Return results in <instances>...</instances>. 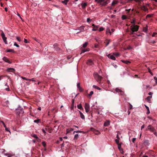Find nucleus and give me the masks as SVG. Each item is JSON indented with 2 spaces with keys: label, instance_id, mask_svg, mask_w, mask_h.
I'll use <instances>...</instances> for the list:
<instances>
[{
  "label": "nucleus",
  "instance_id": "obj_1",
  "mask_svg": "<svg viewBox=\"0 0 157 157\" xmlns=\"http://www.w3.org/2000/svg\"><path fill=\"white\" fill-rule=\"evenodd\" d=\"M139 26L138 25H133L130 26V29L131 30V34H133V33L135 32L138 31Z\"/></svg>",
  "mask_w": 157,
  "mask_h": 157
},
{
  "label": "nucleus",
  "instance_id": "obj_2",
  "mask_svg": "<svg viewBox=\"0 0 157 157\" xmlns=\"http://www.w3.org/2000/svg\"><path fill=\"white\" fill-rule=\"evenodd\" d=\"M95 1L102 6H106L110 2V0H95Z\"/></svg>",
  "mask_w": 157,
  "mask_h": 157
},
{
  "label": "nucleus",
  "instance_id": "obj_3",
  "mask_svg": "<svg viewBox=\"0 0 157 157\" xmlns=\"http://www.w3.org/2000/svg\"><path fill=\"white\" fill-rule=\"evenodd\" d=\"M95 78L96 80L99 83H100L101 81V79L102 77L100 76L98 74H97L95 75Z\"/></svg>",
  "mask_w": 157,
  "mask_h": 157
},
{
  "label": "nucleus",
  "instance_id": "obj_4",
  "mask_svg": "<svg viewBox=\"0 0 157 157\" xmlns=\"http://www.w3.org/2000/svg\"><path fill=\"white\" fill-rule=\"evenodd\" d=\"M147 129L150 130L151 131L154 132L155 131V130L154 128L152 127L151 125H149L147 127Z\"/></svg>",
  "mask_w": 157,
  "mask_h": 157
},
{
  "label": "nucleus",
  "instance_id": "obj_5",
  "mask_svg": "<svg viewBox=\"0 0 157 157\" xmlns=\"http://www.w3.org/2000/svg\"><path fill=\"white\" fill-rule=\"evenodd\" d=\"M54 48L55 50L57 51H59L60 50V48L58 47L57 44H55L53 45Z\"/></svg>",
  "mask_w": 157,
  "mask_h": 157
},
{
  "label": "nucleus",
  "instance_id": "obj_6",
  "mask_svg": "<svg viewBox=\"0 0 157 157\" xmlns=\"http://www.w3.org/2000/svg\"><path fill=\"white\" fill-rule=\"evenodd\" d=\"M86 63L87 64L91 65H92L94 64V63L92 60L90 59H88Z\"/></svg>",
  "mask_w": 157,
  "mask_h": 157
},
{
  "label": "nucleus",
  "instance_id": "obj_7",
  "mask_svg": "<svg viewBox=\"0 0 157 157\" xmlns=\"http://www.w3.org/2000/svg\"><path fill=\"white\" fill-rule=\"evenodd\" d=\"M3 60L5 62H7L9 63H11V62L6 57H4L3 58Z\"/></svg>",
  "mask_w": 157,
  "mask_h": 157
},
{
  "label": "nucleus",
  "instance_id": "obj_8",
  "mask_svg": "<svg viewBox=\"0 0 157 157\" xmlns=\"http://www.w3.org/2000/svg\"><path fill=\"white\" fill-rule=\"evenodd\" d=\"M87 5V3L86 2H85L84 3H82L81 4V6L82 8L83 9H85L86 8V7Z\"/></svg>",
  "mask_w": 157,
  "mask_h": 157
},
{
  "label": "nucleus",
  "instance_id": "obj_9",
  "mask_svg": "<svg viewBox=\"0 0 157 157\" xmlns=\"http://www.w3.org/2000/svg\"><path fill=\"white\" fill-rule=\"evenodd\" d=\"M110 123V121L109 120L106 121L104 123V125L105 126H107L109 125Z\"/></svg>",
  "mask_w": 157,
  "mask_h": 157
},
{
  "label": "nucleus",
  "instance_id": "obj_10",
  "mask_svg": "<svg viewBox=\"0 0 157 157\" xmlns=\"http://www.w3.org/2000/svg\"><path fill=\"white\" fill-rule=\"evenodd\" d=\"M116 91L117 92H120L121 93V95H123V92L121 90H120L118 88H117L116 89Z\"/></svg>",
  "mask_w": 157,
  "mask_h": 157
},
{
  "label": "nucleus",
  "instance_id": "obj_11",
  "mask_svg": "<svg viewBox=\"0 0 157 157\" xmlns=\"http://www.w3.org/2000/svg\"><path fill=\"white\" fill-rule=\"evenodd\" d=\"M79 112L80 113V117L82 119H84L85 117L83 114V113L80 111H79Z\"/></svg>",
  "mask_w": 157,
  "mask_h": 157
},
{
  "label": "nucleus",
  "instance_id": "obj_12",
  "mask_svg": "<svg viewBox=\"0 0 157 157\" xmlns=\"http://www.w3.org/2000/svg\"><path fill=\"white\" fill-rule=\"evenodd\" d=\"M74 129L72 128H68L67 129V133L71 132L73 131Z\"/></svg>",
  "mask_w": 157,
  "mask_h": 157
},
{
  "label": "nucleus",
  "instance_id": "obj_13",
  "mask_svg": "<svg viewBox=\"0 0 157 157\" xmlns=\"http://www.w3.org/2000/svg\"><path fill=\"white\" fill-rule=\"evenodd\" d=\"M118 2V1H113L112 3V6H114L116 5L117 3Z\"/></svg>",
  "mask_w": 157,
  "mask_h": 157
},
{
  "label": "nucleus",
  "instance_id": "obj_14",
  "mask_svg": "<svg viewBox=\"0 0 157 157\" xmlns=\"http://www.w3.org/2000/svg\"><path fill=\"white\" fill-rule=\"evenodd\" d=\"M90 106L89 104L87 103H85V109H89Z\"/></svg>",
  "mask_w": 157,
  "mask_h": 157
},
{
  "label": "nucleus",
  "instance_id": "obj_15",
  "mask_svg": "<svg viewBox=\"0 0 157 157\" xmlns=\"http://www.w3.org/2000/svg\"><path fill=\"white\" fill-rule=\"evenodd\" d=\"M121 61L125 63H126L127 64H128L129 63H131V62L128 60H121Z\"/></svg>",
  "mask_w": 157,
  "mask_h": 157
},
{
  "label": "nucleus",
  "instance_id": "obj_16",
  "mask_svg": "<svg viewBox=\"0 0 157 157\" xmlns=\"http://www.w3.org/2000/svg\"><path fill=\"white\" fill-rule=\"evenodd\" d=\"M141 9L144 11H146L148 10V9L144 6H143L141 7Z\"/></svg>",
  "mask_w": 157,
  "mask_h": 157
},
{
  "label": "nucleus",
  "instance_id": "obj_17",
  "mask_svg": "<svg viewBox=\"0 0 157 157\" xmlns=\"http://www.w3.org/2000/svg\"><path fill=\"white\" fill-rule=\"evenodd\" d=\"M89 51V49H82L81 51V52L80 53V54H81L82 53H84L88 51Z\"/></svg>",
  "mask_w": 157,
  "mask_h": 157
},
{
  "label": "nucleus",
  "instance_id": "obj_18",
  "mask_svg": "<svg viewBox=\"0 0 157 157\" xmlns=\"http://www.w3.org/2000/svg\"><path fill=\"white\" fill-rule=\"evenodd\" d=\"M108 56H110V58L111 59L113 60H115L116 59L115 57L113 55L109 54Z\"/></svg>",
  "mask_w": 157,
  "mask_h": 157
},
{
  "label": "nucleus",
  "instance_id": "obj_19",
  "mask_svg": "<svg viewBox=\"0 0 157 157\" xmlns=\"http://www.w3.org/2000/svg\"><path fill=\"white\" fill-rule=\"evenodd\" d=\"M69 0H64L61 2L62 3L64 4L65 5H67V2H69Z\"/></svg>",
  "mask_w": 157,
  "mask_h": 157
},
{
  "label": "nucleus",
  "instance_id": "obj_20",
  "mask_svg": "<svg viewBox=\"0 0 157 157\" xmlns=\"http://www.w3.org/2000/svg\"><path fill=\"white\" fill-rule=\"evenodd\" d=\"M7 71L9 72H13L15 70L13 68H9L8 69Z\"/></svg>",
  "mask_w": 157,
  "mask_h": 157
},
{
  "label": "nucleus",
  "instance_id": "obj_21",
  "mask_svg": "<svg viewBox=\"0 0 157 157\" xmlns=\"http://www.w3.org/2000/svg\"><path fill=\"white\" fill-rule=\"evenodd\" d=\"M106 41H107V42H106V44L105 45L106 46H107L108 44H109L110 41V40H108V39H106L105 40V41L104 42L105 43H106Z\"/></svg>",
  "mask_w": 157,
  "mask_h": 157
},
{
  "label": "nucleus",
  "instance_id": "obj_22",
  "mask_svg": "<svg viewBox=\"0 0 157 157\" xmlns=\"http://www.w3.org/2000/svg\"><path fill=\"white\" fill-rule=\"evenodd\" d=\"M145 107L147 109V114H149L150 113V112L149 108L147 105H145Z\"/></svg>",
  "mask_w": 157,
  "mask_h": 157
},
{
  "label": "nucleus",
  "instance_id": "obj_23",
  "mask_svg": "<svg viewBox=\"0 0 157 157\" xmlns=\"http://www.w3.org/2000/svg\"><path fill=\"white\" fill-rule=\"evenodd\" d=\"M1 36L2 39L5 38L6 37H5V34L3 31H2V32Z\"/></svg>",
  "mask_w": 157,
  "mask_h": 157
},
{
  "label": "nucleus",
  "instance_id": "obj_24",
  "mask_svg": "<svg viewBox=\"0 0 157 157\" xmlns=\"http://www.w3.org/2000/svg\"><path fill=\"white\" fill-rule=\"evenodd\" d=\"M84 26H82L79 28V29L81 31H83L84 30Z\"/></svg>",
  "mask_w": 157,
  "mask_h": 157
},
{
  "label": "nucleus",
  "instance_id": "obj_25",
  "mask_svg": "<svg viewBox=\"0 0 157 157\" xmlns=\"http://www.w3.org/2000/svg\"><path fill=\"white\" fill-rule=\"evenodd\" d=\"M136 21V20L135 18H133L131 22V23L133 24V25H135Z\"/></svg>",
  "mask_w": 157,
  "mask_h": 157
},
{
  "label": "nucleus",
  "instance_id": "obj_26",
  "mask_svg": "<svg viewBox=\"0 0 157 157\" xmlns=\"http://www.w3.org/2000/svg\"><path fill=\"white\" fill-rule=\"evenodd\" d=\"M7 52H14V50L12 49H7L6 50Z\"/></svg>",
  "mask_w": 157,
  "mask_h": 157
},
{
  "label": "nucleus",
  "instance_id": "obj_27",
  "mask_svg": "<svg viewBox=\"0 0 157 157\" xmlns=\"http://www.w3.org/2000/svg\"><path fill=\"white\" fill-rule=\"evenodd\" d=\"M121 18L122 20H125L127 19L128 17L127 16L124 15L122 16Z\"/></svg>",
  "mask_w": 157,
  "mask_h": 157
},
{
  "label": "nucleus",
  "instance_id": "obj_28",
  "mask_svg": "<svg viewBox=\"0 0 157 157\" xmlns=\"http://www.w3.org/2000/svg\"><path fill=\"white\" fill-rule=\"evenodd\" d=\"M93 87L94 88H95L96 89H97L98 90H101V89L99 87L97 86H96L95 85H93Z\"/></svg>",
  "mask_w": 157,
  "mask_h": 157
},
{
  "label": "nucleus",
  "instance_id": "obj_29",
  "mask_svg": "<svg viewBox=\"0 0 157 157\" xmlns=\"http://www.w3.org/2000/svg\"><path fill=\"white\" fill-rule=\"evenodd\" d=\"M134 1L138 2L139 5H140V4H141V2H142L143 0H134Z\"/></svg>",
  "mask_w": 157,
  "mask_h": 157
},
{
  "label": "nucleus",
  "instance_id": "obj_30",
  "mask_svg": "<svg viewBox=\"0 0 157 157\" xmlns=\"http://www.w3.org/2000/svg\"><path fill=\"white\" fill-rule=\"evenodd\" d=\"M95 27H93V29L92 30V31H96L97 30V29H98V25H96Z\"/></svg>",
  "mask_w": 157,
  "mask_h": 157
},
{
  "label": "nucleus",
  "instance_id": "obj_31",
  "mask_svg": "<svg viewBox=\"0 0 157 157\" xmlns=\"http://www.w3.org/2000/svg\"><path fill=\"white\" fill-rule=\"evenodd\" d=\"M77 107L79 109H83L81 104H80L79 105H77Z\"/></svg>",
  "mask_w": 157,
  "mask_h": 157
},
{
  "label": "nucleus",
  "instance_id": "obj_32",
  "mask_svg": "<svg viewBox=\"0 0 157 157\" xmlns=\"http://www.w3.org/2000/svg\"><path fill=\"white\" fill-rule=\"evenodd\" d=\"M106 31L107 33H109L110 34H111L112 32L110 31L109 28H107V29Z\"/></svg>",
  "mask_w": 157,
  "mask_h": 157
},
{
  "label": "nucleus",
  "instance_id": "obj_33",
  "mask_svg": "<svg viewBox=\"0 0 157 157\" xmlns=\"http://www.w3.org/2000/svg\"><path fill=\"white\" fill-rule=\"evenodd\" d=\"M88 45V43L87 42H86L84 44H83V48H86Z\"/></svg>",
  "mask_w": 157,
  "mask_h": 157
},
{
  "label": "nucleus",
  "instance_id": "obj_34",
  "mask_svg": "<svg viewBox=\"0 0 157 157\" xmlns=\"http://www.w3.org/2000/svg\"><path fill=\"white\" fill-rule=\"evenodd\" d=\"M40 121V119H38L34 120V122L35 123H38Z\"/></svg>",
  "mask_w": 157,
  "mask_h": 157
},
{
  "label": "nucleus",
  "instance_id": "obj_35",
  "mask_svg": "<svg viewBox=\"0 0 157 157\" xmlns=\"http://www.w3.org/2000/svg\"><path fill=\"white\" fill-rule=\"evenodd\" d=\"M151 98L152 96H149L146 99L148 101H150V99Z\"/></svg>",
  "mask_w": 157,
  "mask_h": 157
},
{
  "label": "nucleus",
  "instance_id": "obj_36",
  "mask_svg": "<svg viewBox=\"0 0 157 157\" xmlns=\"http://www.w3.org/2000/svg\"><path fill=\"white\" fill-rule=\"evenodd\" d=\"M78 134L75 135L74 136V139H77L78 138Z\"/></svg>",
  "mask_w": 157,
  "mask_h": 157
},
{
  "label": "nucleus",
  "instance_id": "obj_37",
  "mask_svg": "<svg viewBox=\"0 0 157 157\" xmlns=\"http://www.w3.org/2000/svg\"><path fill=\"white\" fill-rule=\"evenodd\" d=\"M113 54L114 55L116 56H119V54L118 52L113 53Z\"/></svg>",
  "mask_w": 157,
  "mask_h": 157
},
{
  "label": "nucleus",
  "instance_id": "obj_38",
  "mask_svg": "<svg viewBox=\"0 0 157 157\" xmlns=\"http://www.w3.org/2000/svg\"><path fill=\"white\" fill-rule=\"evenodd\" d=\"M152 16H153L152 14H147L146 17V18H147V17H152Z\"/></svg>",
  "mask_w": 157,
  "mask_h": 157
},
{
  "label": "nucleus",
  "instance_id": "obj_39",
  "mask_svg": "<svg viewBox=\"0 0 157 157\" xmlns=\"http://www.w3.org/2000/svg\"><path fill=\"white\" fill-rule=\"evenodd\" d=\"M3 40L4 42L6 44H7V41H6V39H7V38L6 37L5 38H3L2 39Z\"/></svg>",
  "mask_w": 157,
  "mask_h": 157
},
{
  "label": "nucleus",
  "instance_id": "obj_40",
  "mask_svg": "<svg viewBox=\"0 0 157 157\" xmlns=\"http://www.w3.org/2000/svg\"><path fill=\"white\" fill-rule=\"evenodd\" d=\"M32 136L35 138L36 139L38 137L37 135L35 134H33L31 135Z\"/></svg>",
  "mask_w": 157,
  "mask_h": 157
},
{
  "label": "nucleus",
  "instance_id": "obj_41",
  "mask_svg": "<svg viewBox=\"0 0 157 157\" xmlns=\"http://www.w3.org/2000/svg\"><path fill=\"white\" fill-rule=\"evenodd\" d=\"M42 145L44 146V147H45L46 146V144L45 142L43 141L42 142Z\"/></svg>",
  "mask_w": 157,
  "mask_h": 157
},
{
  "label": "nucleus",
  "instance_id": "obj_42",
  "mask_svg": "<svg viewBox=\"0 0 157 157\" xmlns=\"http://www.w3.org/2000/svg\"><path fill=\"white\" fill-rule=\"evenodd\" d=\"M82 132V131H74V132H73V134H74L75 132H76V133H78V132L81 133V132Z\"/></svg>",
  "mask_w": 157,
  "mask_h": 157
},
{
  "label": "nucleus",
  "instance_id": "obj_43",
  "mask_svg": "<svg viewBox=\"0 0 157 157\" xmlns=\"http://www.w3.org/2000/svg\"><path fill=\"white\" fill-rule=\"evenodd\" d=\"M119 139H116L115 140V142L117 144H120L119 143Z\"/></svg>",
  "mask_w": 157,
  "mask_h": 157
},
{
  "label": "nucleus",
  "instance_id": "obj_44",
  "mask_svg": "<svg viewBox=\"0 0 157 157\" xmlns=\"http://www.w3.org/2000/svg\"><path fill=\"white\" fill-rule=\"evenodd\" d=\"M78 89H79V91L80 92H82L83 91V90L81 87L78 88Z\"/></svg>",
  "mask_w": 157,
  "mask_h": 157
},
{
  "label": "nucleus",
  "instance_id": "obj_45",
  "mask_svg": "<svg viewBox=\"0 0 157 157\" xmlns=\"http://www.w3.org/2000/svg\"><path fill=\"white\" fill-rule=\"evenodd\" d=\"M94 93V92L93 91H91L90 93L88 94L89 96H91Z\"/></svg>",
  "mask_w": 157,
  "mask_h": 157
},
{
  "label": "nucleus",
  "instance_id": "obj_46",
  "mask_svg": "<svg viewBox=\"0 0 157 157\" xmlns=\"http://www.w3.org/2000/svg\"><path fill=\"white\" fill-rule=\"evenodd\" d=\"M14 46H16L17 47H19V46L18 44H17L16 42L14 43Z\"/></svg>",
  "mask_w": 157,
  "mask_h": 157
},
{
  "label": "nucleus",
  "instance_id": "obj_47",
  "mask_svg": "<svg viewBox=\"0 0 157 157\" xmlns=\"http://www.w3.org/2000/svg\"><path fill=\"white\" fill-rule=\"evenodd\" d=\"M148 72L150 73L151 74V75H153V74H152V73L151 72V71L150 70V69L149 68H148Z\"/></svg>",
  "mask_w": 157,
  "mask_h": 157
},
{
  "label": "nucleus",
  "instance_id": "obj_48",
  "mask_svg": "<svg viewBox=\"0 0 157 157\" xmlns=\"http://www.w3.org/2000/svg\"><path fill=\"white\" fill-rule=\"evenodd\" d=\"M118 145V148L120 150V149L121 148V144H117Z\"/></svg>",
  "mask_w": 157,
  "mask_h": 157
},
{
  "label": "nucleus",
  "instance_id": "obj_49",
  "mask_svg": "<svg viewBox=\"0 0 157 157\" xmlns=\"http://www.w3.org/2000/svg\"><path fill=\"white\" fill-rule=\"evenodd\" d=\"M154 79L155 81V83L157 84V78L156 77H154Z\"/></svg>",
  "mask_w": 157,
  "mask_h": 157
},
{
  "label": "nucleus",
  "instance_id": "obj_50",
  "mask_svg": "<svg viewBox=\"0 0 157 157\" xmlns=\"http://www.w3.org/2000/svg\"><path fill=\"white\" fill-rule=\"evenodd\" d=\"M17 39L19 42H20L21 41V39L19 37H17Z\"/></svg>",
  "mask_w": 157,
  "mask_h": 157
},
{
  "label": "nucleus",
  "instance_id": "obj_51",
  "mask_svg": "<svg viewBox=\"0 0 157 157\" xmlns=\"http://www.w3.org/2000/svg\"><path fill=\"white\" fill-rule=\"evenodd\" d=\"M0 122L2 123L4 127H6V126L5 123H4V122L3 121H1Z\"/></svg>",
  "mask_w": 157,
  "mask_h": 157
},
{
  "label": "nucleus",
  "instance_id": "obj_52",
  "mask_svg": "<svg viewBox=\"0 0 157 157\" xmlns=\"http://www.w3.org/2000/svg\"><path fill=\"white\" fill-rule=\"evenodd\" d=\"M104 28L103 27H101L99 29V31H101L104 30Z\"/></svg>",
  "mask_w": 157,
  "mask_h": 157
},
{
  "label": "nucleus",
  "instance_id": "obj_53",
  "mask_svg": "<svg viewBox=\"0 0 157 157\" xmlns=\"http://www.w3.org/2000/svg\"><path fill=\"white\" fill-rule=\"evenodd\" d=\"M36 140L37 141L39 142H40L41 141V140L38 137L36 139Z\"/></svg>",
  "mask_w": 157,
  "mask_h": 157
},
{
  "label": "nucleus",
  "instance_id": "obj_54",
  "mask_svg": "<svg viewBox=\"0 0 157 157\" xmlns=\"http://www.w3.org/2000/svg\"><path fill=\"white\" fill-rule=\"evenodd\" d=\"M150 43L152 44H155L156 43V41L155 40H151Z\"/></svg>",
  "mask_w": 157,
  "mask_h": 157
},
{
  "label": "nucleus",
  "instance_id": "obj_55",
  "mask_svg": "<svg viewBox=\"0 0 157 157\" xmlns=\"http://www.w3.org/2000/svg\"><path fill=\"white\" fill-rule=\"evenodd\" d=\"M132 109V106L131 104H130V106L129 107V109L131 110Z\"/></svg>",
  "mask_w": 157,
  "mask_h": 157
},
{
  "label": "nucleus",
  "instance_id": "obj_56",
  "mask_svg": "<svg viewBox=\"0 0 157 157\" xmlns=\"http://www.w3.org/2000/svg\"><path fill=\"white\" fill-rule=\"evenodd\" d=\"M24 42L25 43H29V42L28 41V40H26V39H24Z\"/></svg>",
  "mask_w": 157,
  "mask_h": 157
},
{
  "label": "nucleus",
  "instance_id": "obj_57",
  "mask_svg": "<svg viewBox=\"0 0 157 157\" xmlns=\"http://www.w3.org/2000/svg\"><path fill=\"white\" fill-rule=\"evenodd\" d=\"M134 78H140V77H139L138 76V75H134Z\"/></svg>",
  "mask_w": 157,
  "mask_h": 157
},
{
  "label": "nucleus",
  "instance_id": "obj_58",
  "mask_svg": "<svg viewBox=\"0 0 157 157\" xmlns=\"http://www.w3.org/2000/svg\"><path fill=\"white\" fill-rule=\"evenodd\" d=\"M157 34V33H155V32H154V33L153 34H152V37H154V36H155V35H156V34Z\"/></svg>",
  "mask_w": 157,
  "mask_h": 157
},
{
  "label": "nucleus",
  "instance_id": "obj_59",
  "mask_svg": "<svg viewBox=\"0 0 157 157\" xmlns=\"http://www.w3.org/2000/svg\"><path fill=\"white\" fill-rule=\"evenodd\" d=\"M21 78H22V79H25L26 80H29V79H27L25 77H21Z\"/></svg>",
  "mask_w": 157,
  "mask_h": 157
},
{
  "label": "nucleus",
  "instance_id": "obj_60",
  "mask_svg": "<svg viewBox=\"0 0 157 157\" xmlns=\"http://www.w3.org/2000/svg\"><path fill=\"white\" fill-rule=\"evenodd\" d=\"M5 130H6V131H9V132H10V130H9V128H7V127H6H6H5Z\"/></svg>",
  "mask_w": 157,
  "mask_h": 157
},
{
  "label": "nucleus",
  "instance_id": "obj_61",
  "mask_svg": "<svg viewBox=\"0 0 157 157\" xmlns=\"http://www.w3.org/2000/svg\"><path fill=\"white\" fill-rule=\"evenodd\" d=\"M91 21V20L90 18H88L87 19V21L88 22H90Z\"/></svg>",
  "mask_w": 157,
  "mask_h": 157
},
{
  "label": "nucleus",
  "instance_id": "obj_62",
  "mask_svg": "<svg viewBox=\"0 0 157 157\" xmlns=\"http://www.w3.org/2000/svg\"><path fill=\"white\" fill-rule=\"evenodd\" d=\"M94 47L95 48H98V44H95L94 45Z\"/></svg>",
  "mask_w": 157,
  "mask_h": 157
},
{
  "label": "nucleus",
  "instance_id": "obj_63",
  "mask_svg": "<svg viewBox=\"0 0 157 157\" xmlns=\"http://www.w3.org/2000/svg\"><path fill=\"white\" fill-rule=\"evenodd\" d=\"M136 140V138H133L132 139V142L133 143H134L135 142Z\"/></svg>",
  "mask_w": 157,
  "mask_h": 157
},
{
  "label": "nucleus",
  "instance_id": "obj_64",
  "mask_svg": "<svg viewBox=\"0 0 157 157\" xmlns=\"http://www.w3.org/2000/svg\"><path fill=\"white\" fill-rule=\"evenodd\" d=\"M77 87H78V88H79V87H81L80 86V83H78L77 84Z\"/></svg>",
  "mask_w": 157,
  "mask_h": 157
}]
</instances>
